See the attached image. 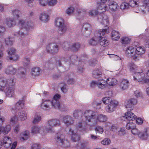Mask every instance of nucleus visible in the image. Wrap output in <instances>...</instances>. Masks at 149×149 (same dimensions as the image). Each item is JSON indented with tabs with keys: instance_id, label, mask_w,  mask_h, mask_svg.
I'll use <instances>...</instances> for the list:
<instances>
[{
	"instance_id": "f257e3e1",
	"label": "nucleus",
	"mask_w": 149,
	"mask_h": 149,
	"mask_svg": "<svg viewBox=\"0 0 149 149\" xmlns=\"http://www.w3.org/2000/svg\"><path fill=\"white\" fill-rule=\"evenodd\" d=\"M96 117L95 113L93 111L87 110L85 111L83 115L77 124L76 128L75 130L72 128L69 129L68 133L71 136V139L73 141L76 142L79 140V134L81 131L90 130L91 126L87 124V122H91L92 119H95Z\"/></svg>"
},
{
	"instance_id": "f03ea898",
	"label": "nucleus",
	"mask_w": 149,
	"mask_h": 149,
	"mask_svg": "<svg viewBox=\"0 0 149 149\" xmlns=\"http://www.w3.org/2000/svg\"><path fill=\"white\" fill-rule=\"evenodd\" d=\"M14 84V79L0 77V91H4L8 97H12L15 94V89L13 86Z\"/></svg>"
},
{
	"instance_id": "7ed1b4c3",
	"label": "nucleus",
	"mask_w": 149,
	"mask_h": 149,
	"mask_svg": "<svg viewBox=\"0 0 149 149\" xmlns=\"http://www.w3.org/2000/svg\"><path fill=\"white\" fill-rule=\"evenodd\" d=\"M146 52V49L143 46H139L135 48L133 46L127 47L125 50V54L128 57L132 58L136 61H138L140 57Z\"/></svg>"
},
{
	"instance_id": "20e7f679",
	"label": "nucleus",
	"mask_w": 149,
	"mask_h": 149,
	"mask_svg": "<svg viewBox=\"0 0 149 149\" xmlns=\"http://www.w3.org/2000/svg\"><path fill=\"white\" fill-rule=\"evenodd\" d=\"M61 96L56 94L54 96L52 100L51 101L49 100H42L41 104V107L44 110H48L53 107L55 109H60L61 108L62 105H60L59 100Z\"/></svg>"
},
{
	"instance_id": "39448f33",
	"label": "nucleus",
	"mask_w": 149,
	"mask_h": 149,
	"mask_svg": "<svg viewBox=\"0 0 149 149\" xmlns=\"http://www.w3.org/2000/svg\"><path fill=\"white\" fill-rule=\"evenodd\" d=\"M118 5L115 1H109L107 2V4H102L100 7L102 12L109 11L114 12L118 9Z\"/></svg>"
},
{
	"instance_id": "423d86ee",
	"label": "nucleus",
	"mask_w": 149,
	"mask_h": 149,
	"mask_svg": "<svg viewBox=\"0 0 149 149\" xmlns=\"http://www.w3.org/2000/svg\"><path fill=\"white\" fill-rule=\"evenodd\" d=\"M109 32V27L107 28L100 29L99 30L98 33L100 35L98 39V42L102 46L105 47L108 45V41L107 39L104 37L102 36L108 33Z\"/></svg>"
},
{
	"instance_id": "0eeeda50",
	"label": "nucleus",
	"mask_w": 149,
	"mask_h": 149,
	"mask_svg": "<svg viewBox=\"0 0 149 149\" xmlns=\"http://www.w3.org/2000/svg\"><path fill=\"white\" fill-rule=\"evenodd\" d=\"M54 24L56 27L59 28L61 34H63L66 31L67 27L65 24L64 19L62 17H58L56 18Z\"/></svg>"
},
{
	"instance_id": "6e6552de",
	"label": "nucleus",
	"mask_w": 149,
	"mask_h": 149,
	"mask_svg": "<svg viewBox=\"0 0 149 149\" xmlns=\"http://www.w3.org/2000/svg\"><path fill=\"white\" fill-rule=\"evenodd\" d=\"M45 126L39 127L38 125L33 126L31 128V132L33 134L39 133L42 136L45 135L51 130L50 129L45 130Z\"/></svg>"
},
{
	"instance_id": "1a4fd4ad",
	"label": "nucleus",
	"mask_w": 149,
	"mask_h": 149,
	"mask_svg": "<svg viewBox=\"0 0 149 149\" xmlns=\"http://www.w3.org/2000/svg\"><path fill=\"white\" fill-rule=\"evenodd\" d=\"M13 15L15 19L10 18H7L5 21V24L8 27H11L15 25L16 23V18L17 19L19 15L21 14L20 11L18 10H15L13 12Z\"/></svg>"
},
{
	"instance_id": "9d476101",
	"label": "nucleus",
	"mask_w": 149,
	"mask_h": 149,
	"mask_svg": "<svg viewBox=\"0 0 149 149\" xmlns=\"http://www.w3.org/2000/svg\"><path fill=\"white\" fill-rule=\"evenodd\" d=\"M134 80L135 81L141 82L142 84L148 83L149 79L146 78L142 72H135L133 74Z\"/></svg>"
},
{
	"instance_id": "9b49d317",
	"label": "nucleus",
	"mask_w": 149,
	"mask_h": 149,
	"mask_svg": "<svg viewBox=\"0 0 149 149\" xmlns=\"http://www.w3.org/2000/svg\"><path fill=\"white\" fill-rule=\"evenodd\" d=\"M95 86L101 90L104 89L107 87L106 80L103 79H100L97 81H93L91 82L90 87H94Z\"/></svg>"
},
{
	"instance_id": "f8f14e48",
	"label": "nucleus",
	"mask_w": 149,
	"mask_h": 149,
	"mask_svg": "<svg viewBox=\"0 0 149 149\" xmlns=\"http://www.w3.org/2000/svg\"><path fill=\"white\" fill-rule=\"evenodd\" d=\"M118 102L116 100H113L105 108L106 112L111 113L114 111L118 105Z\"/></svg>"
},
{
	"instance_id": "ddd939ff",
	"label": "nucleus",
	"mask_w": 149,
	"mask_h": 149,
	"mask_svg": "<svg viewBox=\"0 0 149 149\" xmlns=\"http://www.w3.org/2000/svg\"><path fill=\"white\" fill-rule=\"evenodd\" d=\"M60 125V121L58 119H52L49 120L47 123L48 127H45V130L50 129L51 130L48 132V133L51 132L52 131V128L59 126Z\"/></svg>"
},
{
	"instance_id": "4468645a",
	"label": "nucleus",
	"mask_w": 149,
	"mask_h": 149,
	"mask_svg": "<svg viewBox=\"0 0 149 149\" xmlns=\"http://www.w3.org/2000/svg\"><path fill=\"white\" fill-rule=\"evenodd\" d=\"M59 49L57 45L55 43L49 44L46 47V51L47 52L51 54L57 53Z\"/></svg>"
},
{
	"instance_id": "2eb2a0df",
	"label": "nucleus",
	"mask_w": 149,
	"mask_h": 149,
	"mask_svg": "<svg viewBox=\"0 0 149 149\" xmlns=\"http://www.w3.org/2000/svg\"><path fill=\"white\" fill-rule=\"evenodd\" d=\"M147 130L143 132H140L139 130L134 127L132 130V133L135 135H138L139 137L142 139H144L148 137Z\"/></svg>"
},
{
	"instance_id": "dca6fc26",
	"label": "nucleus",
	"mask_w": 149,
	"mask_h": 149,
	"mask_svg": "<svg viewBox=\"0 0 149 149\" xmlns=\"http://www.w3.org/2000/svg\"><path fill=\"white\" fill-rule=\"evenodd\" d=\"M143 5L139 8V11L142 14H144L147 12L149 13V0H141Z\"/></svg>"
},
{
	"instance_id": "f3484780",
	"label": "nucleus",
	"mask_w": 149,
	"mask_h": 149,
	"mask_svg": "<svg viewBox=\"0 0 149 149\" xmlns=\"http://www.w3.org/2000/svg\"><path fill=\"white\" fill-rule=\"evenodd\" d=\"M57 141L58 143L65 147H68L70 145L69 142L64 139V136L63 134L58 135L57 137Z\"/></svg>"
},
{
	"instance_id": "a211bd4d",
	"label": "nucleus",
	"mask_w": 149,
	"mask_h": 149,
	"mask_svg": "<svg viewBox=\"0 0 149 149\" xmlns=\"http://www.w3.org/2000/svg\"><path fill=\"white\" fill-rule=\"evenodd\" d=\"M129 81L127 79H122L120 84V89L122 91L126 90L129 87Z\"/></svg>"
},
{
	"instance_id": "6ab92c4d",
	"label": "nucleus",
	"mask_w": 149,
	"mask_h": 149,
	"mask_svg": "<svg viewBox=\"0 0 149 149\" xmlns=\"http://www.w3.org/2000/svg\"><path fill=\"white\" fill-rule=\"evenodd\" d=\"M98 21L101 24L107 26L109 24V21L107 16L104 14H103L102 15H98Z\"/></svg>"
},
{
	"instance_id": "aec40b11",
	"label": "nucleus",
	"mask_w": 149,
	"mask_h": 149,
	"mask_svg": "<svg viewBox=\"0 0 149 149\" xmlns=\"http://www.w3.org/2000/svg\"><path fill=\"white\" fill-rule=\"evenodd\" d=\"M124 117L127 120L132 121L136 119V116L133 113L129 111L125 113Z\"/></svg>"
},
{
	"instance_id": "412c9836",
	"label": "nucleus",
	"mask_w": 149,
	"mask_h": 149,
	"mask_svg": "<svg viewBox=\"0 0 149 149\" xmlns=\"http://www.w3.org/2000/svg\"><path fill=\"white\" fill-rule=\"evenodd\" d=\"M12 141L11 138L8 136H5L3 138V145L5 148H7L10 147Z\"/></svg>"
},
{
	"instance_id": "4be33fe9",
	"label": "nucleus",
	"mask_w": 149,
	"mask_h": 149,
	"mask_svg": "<svg viewBox=\"0 0 149 149\" xmlns=\"http://www.w3.org/2000/svg\"><path fill=\"white\" fill-rule=\"evenodd\" d=\"M24 104V102L23 100H20L16 103L14 107L12 108V110H11L12 113H15V110H19L22 109Z\"/></svg>"
},
{
	"instance_id": "5701e85b",
	"label": "nucleus",
	"mask_w": 149,
	"mask_h": 149,
	"mask_svg": "<svg viewBox=\"0 0 149 149\" xmlns=\"http://www.w3.org/2000/svg\"><path fill=\"white\" fill-rule=\"evenodd\" d=\"M29 132L27 130H25L20 134L19 139L22 141L26 140L29 138Z\"/></svg>"
},
{
	"instance_id": "b1692460",
	"label": "nucleus",
	"mask_w": 149,
	"mask_h": 149,
	"mask_svg": "<svg viewBox=\"0 0 149 149\" xmlns=\"http://www.w3.org/2000/svg\"><path fill=\"white\" fill-rule=\"evenodd\" d=\"M107 86H113L117 84V81L115 78L112 77H109L106 80Z\"/></svg>"
},
{
	"instance_id": "393cba45",
	"label": "nucleus",
	"mask_w": 149,
	"mask_h": 149,
	"mask_svg": "<svg viewBox=\"0 0 149 149\" xmlns=\"http://www.w3.org/2000/svg\"><path fill=\"white\" fill-rule=\"evenodd\" d=\"M102 75V72L100 68L95 69L93 72V76L95 78L97 79L100 77Z\"/></svg>"
},
{
	"instance_id": "a878e982",
	"label": "nucleus",
	"mask_w": 149,
	"mask_h": 149,
	"mask_svg": "<svg viewBox=\"0 0 149 149\" xmlns=\"http://www.w3.org/2000/svg\"><path fill=\"white\" fill-rule=\"evenodd\" d=\"M120 37V35L118 31H113L111 33V37L113 41H116L118 40Z\"/></svg>"
},
{
	"instance_id": "bb28decb",
	"label": "nucleus",
	"mask_w": 149,
	"mask_h": 149,
	"mask_svg": "<svg viewBox=\"0 0 149 149\" xmlns=\"http://www.w3.org/2000/svg\"><path fill=\"white\" fill-rule=\"evenodd\" d=\"M30 23V22H26L23 20H20L19 21L18 25L21 29L23 28H27L29 27Z\"/></svg>"
},
{
	"instance_id": "cd10ccee",
	"label": "nucleus",
	"mask_w": 149,
	"mask_h": 149,
	"mask_svg": "<svg viewBox=\"0 0 149 149\" xmlns=\"http://www.w3.org/2000/svg\"><path fill=\"white\" fill-rule=\"evenodd\" d=\"M95 119L97 122L103 123L107 121V118L106 116L101 114L97 116H96V117Z\"/></svg>"
},
{
	"instance_id": "c85d7f7f",
	"label": "nucleus",
	"mask_w": 149,
	"mask_h": 149,
	"mask_svg": "<svg viewBox=\"0 0 149 149\" xmlns=\"http://www.w3.org/2000/svg\"><path fill=\"white\" fill-rule=\"evenodd\" d=\"M16 113H17V116L21 121H24L27 118V115L24 111L18 112L16 110Z\"/></svg>"
},
{
	"instance_id": "c756f323",
	"label": "nucleus",
	"mask_w": 149,
	"mask_h": 149,
	"mask_svg": "<svg viewBox=\"0 0 149 149\" xmlns=\"http://www.w3.org/2000/svg\"><path fill=\"white\" fill-rule=\"evenodd\" d=\"M16 70L12 66H9L6 69L5 72L6 74L13 75L16 72Z\"/></svg>"
},
{
	"instance_id": "7c9ffc66",
	"label": "nucleus",
	"mask_w": 149,
	"mask_h": 149,
	"mask_svg": "<svg viewBox=\"0 0 149 149\" xmlns=\"http://www.w3.org/2000/svg\"><path fill=\"white\" fill-rule=\"evenodd\" d=\"M63 121L66 126H68L71 124L73 121L72 118L70 116H67L63 117Z\"/></svg>"
},
{
	"instance_id": "2f4dec72",
	"label": "nucleus",
	"mask_w": 149,
	"mask_h": 149,
	"mask_svg": "<svg viewBox=\"0 0 149 149\" xmlns=\"http://www.w3.org/2000/svg\"><path fill=\"white\" fill-rule=\"evenodd\" d=\"M126 134V130L124 127H120L118 128L116 133V135L118 136H121Z\"/></svg>"
},
{
	"instance_id": "473e14b6",
	"label": "nucleus",
	"mask_w": 149,
	"mask_h": 149,
	"mask_svg": "<svg viewBox=\"0 0 149 149\" xmlns=\"http://www.w3.org/2000/svg\"><path fill=\"white\" fill-rule=\"evenodd\" d=\"M13 113L14 115L11 117L9 120V123L10 124L13 125L15 124L17 121V113H16V112L15 113Z\"/></svg>"
},
{
	"instance_id": "72a5a7b5",
	"label": "nucleus",
	"mask_w": 149,
	"mask_h": 149,
	"mask_svg": "<svg viewBox=\"0 0 149 149\" xmlns=\"http://www.w3.org/2000/svg\"><path fill=\"white\" fill-rule=\"evenodd\" d=\"M2 133L4 134H7L10 131L11 127L10 125H8L5 126H2Z\"/></svg>"
},
{
	"instance_id": "f704fd0d",
	"label": "nucleus",
	"mask_w": 149,
	"mask_h": 149,
	"mask_svg": "<svg viewBox=\"0 0 149 149\" xmlns=\"http://www.w3.org/2000/svg\"><path fill=\"white\" fill-rule=\"evenodd\" d=\"M41 119L40 113L39 112H37L35 113L33 122L34 124H36L41 120Z\"/></svg>"
},
{
	"instance_id": "c9c22d12",
	"label": "nucleus",
	"mask_w": 149,
	"mask_h": 149,
	"mask_svg": "<svg viewBox=\"0 0 149 149\" xmlns=\"http://www.w3.org/2000/svg\"><path fill=\"white\" fill-rule=\"evenodd\" d=\"M39 19L41 21L46 22L49 20V16L45 13H42L40 16Z\"/></svg>"
},
{
	"instance_id": "e433bc0d",
	"label": "nucleus",
	"mask_w": 149,
	"mask_h": 149,
	"mask_svg": "<svg viewBox=\"0 0 149 149\" xmlns=\"http://www.w3.org/2000/svg\"><path fill=\"white\" fill-rule=\"evenodd\" d=\"M40 70L38 67H36L33 68L31 71L32 75L34 76H38L40 73Z\"/></svg>"
},
{
	"instance_id": "4c0bfd02",
	"label": "nucleus",
	"mask_w": 149,
	"mask_h": 149,
	"mask_svg": "<svg viewBox=\"0 0 149 149\" xmlns=\"http://www.w3.org/2000/svg\"><path fill=\"white\" fill-rule=\"evenodd\" d=\"M131 38L126 36H124L121 38V43L123 45H127L130 42Z\"/></svg>"
},
{
	"instance_id": "58836bf2",
	"label": "nucleus",
	"mask_w": 149,
	"mask_h": 149,
	"mask_svg": "<svg viewBox=\"0 0 149 149\" xmlns=\"http://www.w3.org/2000/svg\"><path fill=\"white\" fill-rule=\"evenodd\" d=\"M139 4V0H130L129 2V5L132 7H137Z\"/></svg>"
},
{
	"instance_id": "ea45409f",
	"label": "nucleus",
	"mask_w": 149,
	"mask_h": 149,
	"mask_svg": "<svg viewBox=\"0 0 149 149\" xmlns=\"http://www.w3.org/2000/svg\"><path fill=\"white\" fill-rule=\"evenodd\" d=\"M19 56L15 53L12 55L8 56L7 59L8 60H9L12 61H16L19 59Z\"/></svg>"
},
{
	"instance_id": "a19ab883",
	"label": "nucleus",
	"mask_w": 149,
	"mask_h": 149,
	"mask_svg": "<svg viewBox=\"0 0 149 149\" xmlns=\"http://www.w3.org/2000/svg\"><path fill=\"white\" fill-rule=\"evenodd\" d=\"M23 65L24 66H27L30 63V59L29 57L25 56L22 60Z\"/></svg>"
},
{
	"instance_id": "79ce46f5",
	"label": "nucleus",
	"mask_w": 149,
	"mask_h": 149,
	"mask_svg": "<svg viewBox=\"0 0 149 149\" xmlns=\"http://www.w3.org/2000/svg\"><path fill=\"white\" fill-rule=\"evenodd\" d=\"M129 66L130 71L132 72L136 70L138 68V66L134 63H130Z\"/></svg>"
},
{
	"instance_id": "37998d69",
	"label": "nucleus",
	"mask_w": 149,
	"mask_h": 149,
	"mask_svg": "<svg viewBox=\"0 0 149 149\" xmlns=\"http://www.w3.org/2000/svg\"><path fill=\"white\" fill-rule=\"evenodd\" d=\"M16 50L13 47H10L7 50V52L8 54V56H10L15 53Z\"/></svg>"
},
{
	"instance_id": "c03bdc74",
	"label": "nucleus",
	"mask_w": 149,
	"mask_h": 149,
	"mask_svg": "<svg viewBox=\"0 0 149 149\" xmlns=\"http://www.w3.org/2000/svg\"><path fill=\"white\" fill-rule=\"evenodd\" d=\"M95 130L96 133L102 134L104 132V129L103 127L101 126H98L95 128Z\"/></svg>"
},
{
	"instance_id": "a18cd8bd",
	"label": "nucleus",
	"mask_w": 149,
	"mask_h": 149,
	"mask_svg": "<svg viewBox=\"0 0 149 149\" xmlns=\"http://www.w3.org/2000/svg\"><path fill=\"white\" fill-rule=\"evenodd\" d=\"M124 106L126 108H132L133 107L129 100L125 101L124 103Z\"/></svg>"
},
{
	"instance_id": "49530a36",
	"label": "nucleus",
	"mask_w": 149,
	"mask_h": 149,
	"mask_svg": "<svg viewBox=\"0 0 149 149\" xmlns=\"http://www.w3.org/2000/svg\"><path fill=\"white\" fill-rule=\"evenodd\" d=\"M135 127V124L132 122L128 123L126 126V128L128 130H132Z\"/></svg>"
},
{
	"instance_id": "de8ad7c7",
	"label": "nucleus",
	"mask_w": 149,
	"mask_h": 149,
	"mask_svg": "<svg viewBox=\"0 0 149 149\" xmlns=\"http://www.w3.org/2000/svg\"><path fill=\"white\" fill-rule=\"evenodd\" d=\"M82 26L83 29H84L85 31L88 30V29H90L91 28L90 25L87 23L83 24Z\"/></svg>"
},
{
	"instance_id": "09e8293b",
	"label": "nucleus",
	"mask_w": 149,
	"mask_h": 149,
	"mask_svg": "<svg viewBox=\"0 0 149 149\" xmlns=\"http://www.w3.org/2000/svg\"><path fill=\"white\" fill-rule=\"evenodd\" d=\"M119 127L116 124L112 125L110 127V130L113 132L117 131Z\"/></svg>"
},
{
	"instance_id": "8fccbe9b",
	"label": "nucleus",
	"mask_w": 149,
	"mask_h": 149,
	"mask_svg": "<svg viewBox=\"0 0 149 149\" xmlns=\"http://www.w3.org/2000/svg\"><path fill=\"white\" fill-rule=\"evenodd\" d=\"M112 100L109 97H105L103 98L102 100L103 103L105 104H108V105L110 103L111 101Z\"/></svg>"
},
{
	"instance_id": "3c124183",
	"label": "nucleus",
	"mask_w": 149,
	"mask_h": 149,
	"mask_svg": "<svg viewBox=\"0 0 149 149\" xmlns=\"http://www.w3.org/2000/svg\"><path fill=\"white\" fill-rule=\"evenodd\" d=\"M74 10V9L72 7H70L67 9L66 10V13L68 15H70L72 14Z\"/></svg>"
},
{
	"instance_id": "603ef678",
	"label": "nucleus",
	"mask_w": 149,
	"mask_h": 149,
	"mask_svg": "<svg viewBox=\"0 0 149 149\" xmlns=\"http://www.w3.org/2000/svg\"><path fill=\"white\" fill-rule=\"evenodd\" d=\"M5 42L7 45H11L13 44V40L12 38L8 37L5 39Z\"/></svg>"
},
{
	"instance_id": "864d4df0",
	"label": "nucleus",
	"mask_w": 149,
	"mask_h": 149,
	"mask_svg": "<svg viewBox=\"0 0 149 149\" xmlns=\"http://www.w3.org/2000/svg\"><path fill=\"white\" fill-rule=\"evenodd\" d=\"M111 141L108 139H105L101 141L102 144L104 145H109Z\"/></svg>"
},
{
	"instance_id": "5fc2aeb1",
	"label": "nucleus",
	"mask_w": 149,
	"mask_h": 149,
	"mask_svg": "<svg viewBox=\"0 0 149 149\" xmlns=\"http://www.w3.org/2000/svg\"><path fill=\"white\" fill-rule=\"evenodd\" d=\"M129 4L126 2H123L121 3L120 6L121 9H124L127 8L129 7Z\"/></svg>"
},
{
	"instance_id": "6e6d98bb",
	"label": "nucleus",
	"mask_w": 149,
	"mask_h": 149,
	"mask_svg": "<svg viewBox=\"0 0 149 149\" xmlns=\"http://www.w3.org/2000/svg\"><path fill=\"white\" fill-rule=\"evenodd\" d=\"M89 43L90 45L93 46H95L97 44V42L93 38H91L89 41Z\"/></svg>"
},
{
	"instance_id": "4d7b16f0",
	"label": "nucleus",
	"mask_w": 149,
	"mask_h": 149,
	"mask_svg": "<svg viewBox=\"0 0 149 149\" xmlns=\"http://www.w3.org/2000/svg\"><path fill=\"white\" fill-rule=\"evenodd\" d=\"M15 35L17 36L19 38H22L26 35V34H24V33L22 32V30H21L19 32H17L15 34Z\"/></svg>"
},
{
	"instance_id": "13d9d810",
	"label": "nucleus",
	"mask_w": 149,
	"mask_h": 149,
	"mask_svg": "<svg viewBox=\"0 0 149 149\" xmlns=\"http://www.w3.org/2000/svg\"><path fill=\"white\" fill-rule=\"evenodd\" d=\"M20 130V126L19 125H16L14 128L13 132L15 134H17Z\"/></svg>"
},
{
	"instance_id": "bf43d9fd",
	"label": "nucleus",
	"mask_w": 149,
	"mask_h": 149,
	"mask_svg": "<svg viewBox=\"0 0 149 149\" xmlns=\"http://www.w3.org/2000/svg\"><path fill=\"white\" fill-rule=\"evenodd\" d=\"M57 2V0H50L48 2V4L49 6H53L56 5Z\"/></svg>"
},
{
	"instance_id": "052dcab7",
	"label": "nucleus",
	"mask_w": 149,
	"mask_h": 149,
	"mask_svg": "<svg viewBox=\"0 0 149 149\" xmlns=\"http://www.w3.org/2000/svg\"><path fill=\"white\" fill-rule=\"evenodd\" d=\"M48 0H39V3L40 5L43 6H45L48 3Z\"/></svg>"
},
{
	"instance_id": "680f3d73",
	"label": "nucleus",
	"mask_w": 149,
	"mask_h": 149,
	"mask_svg": "<svg viewBox=\"0 0 149 149\" xmlns=\"http://www.w3.org/2000/svg\"><path fill=\"white\" fill-rule=\"evenodd\" d=\"M100 105V103H97L96 102H94L92 103L93 106L97 109H99L101 108Z\"/></svg>"
},
{
	"instance_id": "e2e57ef3",
	"label": "nucleus",
	"mask_w": 149,
	"mask_h": 149,
	"mask_svg": "<svg viewBox=\"0 0 149 149\" xmlns=\"http://www.w3.org/2000/svg\"><path fill=\"white\" fill-rule=\"evenodd\" d=\"M144 39L146 46L149 47V36L145 37Z\"/></svg>"
},
{
	"instance_id": "0e129e2a",
	"label": "nucleus",
	"mask_w": 149,
	"mask_h": 149,
	"mask_svg": "<svg viewBox=\"0 0 149 149\" xmlns=\"http://www.w3.org/2000/svg\"><path fill=\"white\" fill-rule=\"evenodd\" d=\"M31 149H39L40 148V146L39 144L35 143L31 146Z\"/></svg>"
},
{
	"instance_id": "69168bd1",
	"label": "nucleus",
	"mask_w": 149,
	"mask_h": 149,
	"mask_svg": "<svg viewBox=\"0 0 149 149\" xmlns=\"http://www.w3.org/2000/svg\"><path fill=\"white\" fill-rule=\"evenodd\" d=\"M129 100L132 106L136 105L137 103V100L135 98H131L129 99Z\"/></svg>"
},
{
	"instance_id": "338daca9",
	"label": "nucleus",
	"mask_w": 149,
	"mask_h": 149,
	"mask_svg": "<svg viewBox=\"0 0 149 149\" xmlns=\"http://www.w3.org/2000/svg\"><path fill=\"white\" fill-rule=\"evenodd\" d=\"M143 120L141 118H137L136 120V123L137 124L139 125H142L143 123Z\"/></svg>"
},
{
	"instance_id": "774afa93",
	"label": "nucleus",
	"mask_w": 149,
	"mask_h": 149,
	"mask_svg": "<svg viewBox=\"0 0 149 149\" xmlns=\"http://www.w3.org/2000/svg\"><path fill=\"white\" fill-rule=\"evenodd\" d=\"M97 13V12L94 10H90L89 11L88 13L91 16H94L96 15Z\"/></svg>"
}]
</instances>
